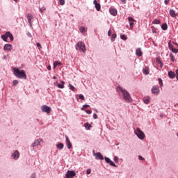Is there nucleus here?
<instances>
[{
	"mask_svg": "<svg viewBox=\"0 0 178 178\" xmlns=\"http://www.w3.org/2000/svg\"><path fill=\"white\" fill-rule=\"evenodd\" d=\"M158 80H159V84L160 87H162V86H163V83L162 82V79L158 78Z\"/></svg>",
	"mask_w": 178,
	"mask_h": 178,
	"instance_id": "7c9ffc66",
	"label": "nucleus"
},
{
	"mask_svg": "<svg viewBox=\"0 0 178 178\" xmlns=\"http://www.w3.org/2000/svg\"><path fill=\"white\" fill-rule=\"evenodd\" d=\"M89 106H90V105L84 104L83 108H81V111H84V109H86V108H88Z\"/></svg>",
	"mask_w": 178,
	"mask_h": 178,
	"instance_id": "a19ab883",
	"label": "nucleus"
},
{
	"mask_svg": "<svg viewBox=\"0 0 178 178\" xmlns=\"http://www.w3.org/2000/svg\"><path fill=\"white\" fill-rule=\"evenodd\" d=\"M176 74H177L176 78H177V79L178 80V70H176Z\"/></svg>",
	"mask_w": 178,
	"mask_h": 178,
	"instance_id": "6e6d98bb",
	"label": "nucleus"
},
{
	"mask_svg": "<svg viewBox=\"0 0 178 178\" xmlns=\"http://www.w3.org/2000/svg\"><path fill=\"white\" fill-rule=\"evenodd\" d=\"M139 159L140 160V161H144V158L143 157V156H139Z\"/></svg>",
	"mask_w": 178,
	"mask_h": 178,
	"instance_id": "864d4df0",
	"label": "nucleus"
},
{
	"mask_svg": "<svg viewBox=\"0 0 178 178\" xmlns=\"http://www.w3.org/2000/svg\"><path fill=\"white\" fill-rule=\"evenodd\" d=\"M13 70V74L15 75L17 79H24V80H27V75L26 74L25 70H19V68L14 67Z\"/></svg>",
	"mask_w": 178,
	"mask_h": 178,
	"instance_id": "f03ea898",
	"label": "nucleus"
},
{
	"mask_svg": "<svg viewBox=\"0 0 178 178\" xmlns=\"http://www.w3.org/2000/svg\"><path fill=\"white\" fill-rule=\"evenodd\" d=\"M44 10H45V7L40 8V11L41 13L44 12Z\"/></svg>",
	"mask_w": 178,
	"mask_h": 178,
	"instance_id": "de8ad7c7",
	"label": "nucleus"
},
{
	"mask_svg": "<svg viewBox=\"0 0 178 178\" xmlns=\"http://www.w3.org/2000/svg\"><path fill=\"white\" fill-rule=\"evenodd\" d=\"M135 134L140 138V140H144V138L145 137V134H144L143 131L140 130V128H138L136 131H135Z\"/></svg>",
	"mask_w": 178,
	"mask_h": 178,
	"instance_id": "20e7f679",
	"label": "nucleus"
},
{
	"mask_svg": "<svg viewBox=\"0 0 178 178\" xmlns=\"http://www.w3.org/2000/svg\"><path fill=\"white\" fill-rule=\"evenodd\" d=\"M119 161V157L115 156L114 157V162H118Z\"/></svg>",
	"mask_w": 178,
	"mask_h": 178,
	"instance_id": "49530a36",
	"label": "nucleus"
},
{
	"mask_svg": "<svg viewBox=\"0 0 178 178\" xmlns=\"http://www.w3.org/2000/svg\"><path fill=\"white\" fill-rule=\"evenodd\" d=\"M168 76L170 79H175V76H176V74H175V72L171 71L168 72Z\"/></svg>",
	"mask_w": 178,
	"mask_h": 178,
	"instance_id": "aec40b11",
	"label": "nucleus"
},
{
	"mask_svg": "<svg viewBox=\"0 0 178 178\" xmlns=\"http://www.w3.org/2000/svg\"><path fill=\"white\" fill-rule=\"evenodd\" d=\"M143 102L145 104H149V99L143 98Z\"/></svg>",
	"mask_w": 178,
	"mask_h": 178,
	"instance_id": "ea45409f",
	"label": "nucleus"
},
{
	"mask_svg": "<svg viewBox=\"0 0 178 178\" xmlns=\"http://www.w3.org/2000/svg\"><path fill=\"white\" fill-rule=\"evenodd\" d=\"M31 178H35V175H33Z\"/></svg>",
	"mask_w": 178,
	"mask_h": 178,
	"instance_id": "bf43d9fd",
	"label": "nucleus"
},
{
	"mask_svg": "<svg viewBox=\"0 0 178 178\" xmlns=\"http://www.w3.org/2000/svg\"><path fill=\"white\" fill-rule=\"evenodd\" d=\"M41 111L42 112H44L46 113H51V107L47 105L42 106Z\"/></svg>",
	"mask_w": 178,
	"mask_h": 178,
	"instance_id": "39448f33",
	"label": "nucleus"
},
{
	"mask_svg": "<svg viewBox=\"0 0 178 178\" xmlns=\"http://www.w3.org/2000/svg\"><path fill=\"white\" fill-rule=\"evenodd\" d=\"M93 118L98 119V115L96 113L93 114Z\"/></svg>",
	"mask_w": 178,
	"mask_h": 178,
	"instance_id": "3c124183",
	"label": "nucleus"
},
{
	"mask_svg": "<svg viewBox=\"0 0 178 178\" xmlns=\"http://www.w3.org/2000/svg\"><path fill=\"white\" fill-rule=\"evenodd\" d=\"M171 51H172V52H173L174 54H177V52H178V50H177V49H175V48H173Z\"/></svg>",
	"mask_w": 178,
	"mask_h": 178,
	"instance_id": "c03bdc74",
	"label": "nucleus"
},
{
	"mask_svg": "<svg viewBox=\"0 0 178 178\" xmlns=\"http://www.w3.org/2000/svg\"><path fill=\"white\" fill-rule=\"evenodd\" d=\"M143 74H149V69H148L147 67H145V69H143Z\"/></svg>",
	"mask_w": 178,
	"mask_h": 178,
	"instance_id": "393cba45",
	"label": "nucleus"
},
{
	"mask_svg": "<svg viewBox=\"0 0 178 178\" xmlns=\"http://www.w3.org/2000/svg\"><path fill=\"white\" fill-rule=\"evenodd\" d=\"M151 29H152V32L153 33V34L156 33V30H158L156 28H155L154 26H151Z\"/></svg>",
	"mask_w": 178,
	"mask_h": 178,
	"instance_id": "c85d7f7f",
	"label": "nucleus"
},
{
	"mask_svg": "<svg viewBox=\"0 0 178 178\" xmlns=\"http://www.w3.org/2000/svg\"><path fill=\"white\" fill-rule=\"evenodd\" d=\"M94 156H95L96 159H100L101 161H104V156L99 152L95 153V150L92 151Z\"/></svg>",
	"mask_w": 178,
	"mask_h": 178,
	"instance_id": "423d86ee",
	"label": "nucleus"
},
{
	"mask_svg": "<svg viewBox=\"0 0 178 178\" xmlns=\"http://www.w3.org/2000/svg\"><path fill=\"white\" fill-rule=\"evenodd\" d=\"M79 99H82V101H84L85 98H84V95H78Z\"/></svg>",
	"mask_w": 178,
	"mask_h": 178,
	"instance_id": "e433bc0d",
	"label": "nucleus"
},
{
	"mask_svg": "<svg viewBox=\"0 0 178 178\" xmlns=\"http://www.w3.org/2000/svg\"><path fill=\"white\" fill-rule=\"evenodd\" d=\"M53 79H56V76H54Z\"/></svg>",
	"mask_w": 178,
	"mask_h": 178,
	"instance_id": "052dcab7",
	"label": "nucleus"
},
{
	"mask_svg": "<svg viewBox=\"0 0 178 178\" xmlns=\"http://www.w3.org/2000/svg\"><path fill=\"white\" fill-rule=\"evenodd\" d=\"M36 45H37V47H38V49H41V44H40L39 42H37L36 43Z\"/></svg>",
	"mask_w": 178,
	"mask_h": 178,
	"instance_id": "a18cd8bd",
	"label": "nucleus"
},
{
	"mask_svg": "<svg viewBox=\"0 0 178 178\" xmlns=\"http://www.w3.org/2000/svg\"><path fill=\"white\" fill-rule=\"evenodd\" d=\"M162 30L166 31L168 30V24L165 23L161 25Z\"/></svg>",
	"mask_w": 178,
	"mask_h": 178,
	"instance_id": "5701e85b",
	"label": "nucleus"
},
{
	"mask_svg": "<svg viewBox=\"0 0 178 178\" xmlns=\"http://www.w3.org/2000/svg\"><path fill=\"white\" fill-rule=\"evenodd\" d=\"M41 141H42V139H38L34 141V143L32 144L33 147H37V145H40Z\"/></svg>",
	"mask_w": 178,
	"mask_h": 178,
	"instance_id": "f8f14e48",
	"label": "nucleus"
},
{
	"mask_svg": "<svg viewBox=\"0 0 178 178\" xmlns=\"http://www.w3.org/2000/svg\"><path fill=\"white\" fill-rule=\"evenodd\" d=\"M168 48L169 49H170L171 51L173 49V44L172 43H170V42H168Z\"/></svg>",
	"mask_w": 178,
	"mask_h": 178,
	"instance_id": "473e14b6",
	"label": "nucleus"
},
{
	"mask_svg": "<svg viewBox=\"0 0 178 178\" xmlns=\"http://www.w3.org/2000/svg\"><path fill=\"white\" fill-rule=\"evenodd\" d=\"M26 17L28 19V22H29V24H31V20H33V15L27 14L26 15Z\"/></svg>",
	"mask_w": 178,
	"mask_h": 178,
	"instance_id": "4468645a",
	"label": "nucleus"
},
{
	"mask_svg": "<svg viewBox=\"0 0 178 178\" xmlns=\"http://www.w3.org/2000/svg\"><path fill=\"white\" fill-rule=\"evenodd\" d=\"M61 83H62V84L58 83V84L57 85V87H58V88H65V86L63 85V84H65V81H61Z\"/></svg>",
	"mask_w": 178,
	"mask_h": 178,
	"instance_id": "b1692460",
	"label": "nucleus"
},
{
	"mask_svg": "<svg viewBox=\"0 0 178 178\" xmlns=\"http://www.w3.org/2000/svg\"><path fill=\"white\" fill-rule=\"evenodd\" d=\"M63 147H64L63 143H58L57 145V148H58V149H63Z\"/></svg>",
	"mask_w": 178,
	"mask_h": 178,
	"instance_id": "bb28decb",
	"label": "nucleus"
},
{
	"mask_svg": "<svg viewBox=\"0 0 178 178\" xmlns=\"http://www.w3.org/2000/svg\"><path fill=\"white\" fill-rule=\"evenodd\" d=\"M13 156L14 158V159H17L19 156V152L17 150H16L13 154Z\"/></svg>",
	"mask_w": 178,
	"mask_h": 178,
	"instance_id": "a211bd4d",
	"label": "nucleus"
},
{
	"mask_svg": "<svg viewBox=\"0 0 178 178\" xmlns=\"http://www.w3.org/2000/svg\"><path fill=\"white\" fill-rule=\"evenodd\" d=\"M79 31H81V33H86V28L83 26L80 27Z\"/></svg>",
	"mask_w": 178,
	"mask_h": 178,
	"instance_id": "2f4dec72",
	"label": "nucleus"
},
{
	"mask_svg": "<svg viewBox=\"0 0 178 178\" xmlns=\"http://www.w3.org/2000/svg\"><path fill=\"white\" fill-rule=\"evenodd\" d=\"M76 176V172L73 170H68L66 172L65 178L74 177Z\"/></svg>",
	"mask_w": 178,
	"mask_h": 178,
	"instance_id": "0eeeda50",
	"label": "nucleus"
},
{
	"mask_svg": "<svg viewBox=\"0 0 178 178\" xmlns=\"http://www.w3.org/2000/svg\"><path fill=\"white\" fill-rule=\"evenodd\" d=\"M93 3L95 6L97 10H101V4L98 3V2H97V0H94Z\"/></svg>",
	"mask_w": 178,
	"mask_h": 178,
	"instance_id": "9b49d317",
	"label": "nucleus"
},
{
	"mask_svg": "<svg viewBox=\"0 0 178 178\" xmlns=\"http://www.w3.org/2000/svg\"><path fill=\"white\" fill-rule=\"evenodd\" d=\"M13 46L10 44H6L3 47L4 51H12Z\"/></svg>",
	"mask_w": 178,
	"mask_h": 178,
	"instance_id": "1a4fd4ad",
	"label": "nucleus"
},
{
	"mask_svg": "<svg viewBox=\"0 0 178 178\" xmlns=\"http://www.w3.org/2000/svg\"><path fill=\"white\" fill-rule=\"evenodd\" d=\"M128 20L129 22V26L131 29H133V25L134 24V19L132 17H129Z\"/></svg>",
	"mask_w": 178,
	"mask_h": 178,
	"instance_id": "2eb2a0df",
	"label": "nucleus"
},
{
	"mask_svg": "<svg viewBox=\"0 0 178 178\" xmlns=\"http://www.w3.org/2000/svg\"><path fill=\"white\" fill-rule=\"evenodd\" d=\"M170 15L172 17H176V16L177 15L176 14V11L173 9L170 10Z\"/></svg>",
	"mask_w": 178,
	"mask_h": 178,
	"instance_id": "f3484780",
	"label": "nucleus"
},
{
	"mask_svg": "<svg viewBox=\"0 0 178 178\" xmlns=\"http://www.w3.org/2000/svg\"><path fill=\"white\" fill-rule=\"evenodd\" d=\"M111 34H112V32H111V30H109L108 32V35L111 36Z\"/></svg>",
	"mask_w": 178,
	"mask_h": 178,
	"instance_id": "5fc2aeb1",
	"label": "nucleus"
},
{
	"mask_svg": "<svg viewBox=\"0 0 178 178\" xmlns=\"http://www.w3.org/2000/svg\"><path fill=\"white\" fill-rule=\"evenodd\" d=\"M65 138H66L67 147L68 149H70L72 148V143L69 140V137H67V136H65Z\"/></svg>",
	"mask_w": 178,
	"mask_h": 178,
	"instance_id": "9d476101",
	"label": "nucleus"
},
{
	"mask_svg": "<svg viewBox=\"0 0 178 178\" xmlns=\"http://www.w3.org/2000/svg\"><path fill=\"white\" fill-rule=\"evenodd\" d=\"M60 5L63 6L65 5V0H59Z\"/></svg>",
	"mask_w": 178,
	"mask_h": 178,
	"instance_id": "37998d69",
	"label": "nucleus"
},
{
	"mask_svg": "<svg viewBox=\"0 0 178 178\" xmlns=\"http://www.w3.org/2000/svg\"><path fill=\"white\" fill-rule=\"evenodd\" d=\"M48 70H51V66L47 67Z\"/></svg>",
	"mask_w": 178,
	"mask_h": 178,
	"instance_id": "13d9d810",
	"label": "nucleus"
},
{
	"mask_svg": "<svg viewBox=\"0 0 178 178\" xmlns=\"http://www.w3.org/2000/svg\"><path fill=\"white\" fill-rule=\"evenodd\" d=\"M170 60H172V62H175V56H173L172 54H170Z\"/></svg>",
	"mask_w": 178,
	"mask_h": 178,
	"instance_id": "72a5a7b5",
	"label": "nucleus"
},
{
	"mask_svg": "<svg viewBox=\"0 0 178 178\" xmlns=\"http://www.w3.org/2000/svg\"><path fill=\"white\" fill-rule=\"evenodd\" d=\"M7 36H8V38H10V41H13L14 40L13 35H12L10 32H7Z\"/></svg>",
	"mask_w": 178,
	"mask_h": 178,
	"instance_id": "412c9836",
	"label": "nucleus"
},
{
	"mask_svg": "<svg viewBox=\"0 0 178 178\" xmlns=\"http://www.w3.org/2000/svg\"><path fill=\"white\" fill-rule=\"evenodd\" d=\"M120 38H121V40H127V36H126L125 35H121Z\"/></svg>",
	"mask_w": 178,
	"mask_h": 178,
	"instance_id": "f704fd0d",
	"label": "nucleus"
},
{
	"mask_svg": "<svg viewBox=\"0 0 178 178\" xmlns=\"http://www.w3.org/2000/svg\"><path fill=\"white\" fill-rule=\"evenodd\" d=\"M86 113H88V115H91V113H92L91 111H90V110H86Z\"/></svg>",
	"mask_w": 178,
	"mask_h": 178,
	"instance_id": "8fccbe9b",
	"label": "nucleus"
},
{
	"mask_svg": "<svg viewBox=\"0 0 178 178\" xmlns=\"http://www.w3.org/2000/svg\"><path fill=\"white\" fill-rule=\"evenodd\" d=\"M110 13L111 15H113V16H116L118 15V10L115 8H111Z\"/></svg>",
	"mask_w": 178,
	"mask_h": 178,
	"instance_id": "dca6fc26",
	"label": "nucleus"
},
{
	"mask_svg": "<svg viewBox=\"0 0 178 178\" xmlns=\"http://www.w3.org/2000/svg\"><path fill=\"white\" fill-rule=\"evenodd\" d=\"M15 2H17V0H13Z\"/></svg>",
	"mask_w": 178,
	"mask_h": 178,
	"instance_id": "680f3d73",
	"label": "nucleus"
},
{
	"mask_svg": "<svg viewBox=\"0 0 178 178\" xmlns=\"http://www.w3.org/2000/svg\"><path fill=\"white\" fill-rule=\"evenodd\" d=\"M17 84H19V81H17V80H14L13 81V86H17Z\"/></svg>",
	"mask_w": 178,
	"mask_h": 178,
	"instance_id": "58836bf2",
	"label": "nucleus"
},
{
	"mask_svg": "<svg viewBox=\"0 0 178 178\" xmlns=\"http://www.w3.org/2000/svg\"><path fill=\"white\" fill-rule=\"evenodd\" d=\"M169 1L170 0H165L164 3H165V5H168L169 3Z\"/></svg>",
	"mask_w": 178,
	"mask_h": 178,
	"instance_id": "603ef678",
	"label": "nucleus"
},
{
	"mask_svg": "<svg viewBox=\"0 0 178 178\" xmlns=\"http://www.w3.org/2000/svg\"><path fill=\"white\" fill-rule=\"evenodd\" d=\"M108 163L111 165V166H113L114 168H116V164H115L113 161H111Z\"/></svg>",
	"mask_w": 178,
	"mask_h": 178,
	"instance_id": "c9c22d12",
	"label": "nucleus"
},
{
	"mask_svg": "<svg viewBox=\"0 0 178 178\" xmlns=\"http://www.w3.org/2000/svg\"><path fill=\"white\" fill-rule=\"evenodd\" d=\"M122 3H126V0H121Z\"/></svg>",
	"mask_w": 178,
	"mask_h": 178,
	"instance_id": "4d7b16f0",
	"label": "nucleus"
},
{
	"mask_svg": "<svg viewBox=\"0 0 178 178\" xmlns=\"http://www.w3.org/2000/svg\"><path fill=\"white\" fill-rule=\"evenodd\" d=\"M117 91L122 93L123 98L126 102H131V101H133L130 93L127 90L122 89L121 87H118Z\"/></svg>",
	"mask_w": 178,
	"mask_h": 178,
	"instance_id": "f257e3e1",
	"label": "nucleus"
},
{
	"mask_svg": "<svg viewBox=\"0 0 178 178\" xmlns=\"http://www.w3.org/2000/svg\"><path fill=\"white\" fill-rule=\"evenodd\" d=\"M105 161H106V163H109L111 162V159H109L108 157H105Z\"/></svg>",
	"mask_w": 178,
	"mask_h": 178,
	"instance_id": "79ce46f5",
	"label": "nucleus"
},
{
	"mask_svg": "<svg viewBox=\"0 0 178 178\" xmlns=\"http://www.w3.org/2000/svg\"><path fill=\"white\" fill-rule=\"evenodd\" d=\"M84 127H86V129H87V130H90V128L91 127V124H90L88 123H86L84 124Z\"/></svg>",
	"mask_w": 178,
	"mask_h": 178,
	"instance_id": "c756f323",
	"label": "nucleus"
},
{
	"mask_svg": "<svg viewBox=\"0 0 178 178\" xmlns=\"http://www.w3.org/2000/svg\"><path fill=\"white\" fill-rule=\"evenodd\" d=\"M153 24H161V20L155 19L153 22H152Z\"/></svg>",
	"mask_w": 178,
	"mask_h": 178,
	"instance_id": "a878e982",
	"label": "nucleus"
},
{
	"mask_svg": "<svg viewBox=\"0 0 178 178\" xmlns=\"http://www.w3.org/2000/svg\"><path fill=\"white\" fill-rule=\"evenodd\" d=\"M152 94H159V87L156 86H153V88H152Z\"/></svg>",
	"mask_w": 178,
	"mask_h": 178,
	"instance_id": "6e6552de",
	"label": "nucleus"
},
{
	"mask_svg": "<svg viewBox=\"0 0 178 178\" xmlns=\"http://www.w3.org/2000/svg\"><path fill=\"white\" fill-rule=\"evenodd\" d=\"M115 38H116V33L112 35L111 41H115Z\"/></svg>",
	"mask_w": 178,
	"mask_h": 178,
	"instance_id": "4c0bfd02",
	"label": "nucleus"
},
{
	"mask_svg": "<svg viewBox=\"0 0 178 178\" xmlns=\"http://www.w3.org/2000/svg\"><path fill=\"white\" fill-rule=\"evenodd\" d=\"M69 87H70V90H72V91H77V90H76V88L70 83L69 84Z\"/></svg>",
	"mask_w": 178,
	"mask_h": 178,
	"instance_id": "cd10ccee",
	"label": "nucleus"
},
{
	"mask_svg": "<svg viewBox=\"0 0 178 178\" xmlns=\"http://www.w3.org/2000/svg\"><path fill=\"white\" fill-rule=\"evenodd\" d=\"M91 173V169H88L86 171L87 175H90Z\"/></svg>",
	"mask_w": 178,
	"mask_h": 178,
	"instance_id": "09e8293b",
	"label": "nucleus"
},
{
	"mask_svg": "<svg viewBox=\"0 0 178 178\" xmlns=\"http://www.w3.org/2000/svg\"><path fill=\"white\" fill-rule=\"evenodd\" d=\"M56 66H62V63L58 62V61H55L54 63V68L56 67Z\"/></svg>",
	"mask_w": 178,
	"mask_h": 178,
	"instance_id": "4be33fe9",
	"label": "nucleus"
},
{
	"mask_svg": "<svg viewBox=\"0 0 178 178\" xmlns=\"http://www.w3.org/2000/svg\"><path fill=\"white\" fill-rule=\"evenodd\" d=\"M1 38L3 39V41H5V42H8V35H7V32L4 34L1 35Z\"/></svg>",
	"mask_w": 178,
	"mask_h": 178,
	"instance_id": "6ab92c4d",
	"label": "nucleus"
},
{
	"mask_svg": "<svg viewBox=\"0 0 178 178\" xmlns=\"http://www.w3.org/2000/svg\"><path fill=\"white\" fill-rule=\"evenodd\" d=\"M136 55L137 56H143V51L141 50V48L136 49Z\"/></svg>",
	"mask_w": 178,
	"mask_h": 178,
	"instance_id": "ddd939ff",
	"label": "nucleus"
},
{
	"mask_svg": "<svg viewBox=\"0 0 178 178\" xmlns=\"http://www.w3.org/2000/svg\"><path fill=\"white\" fill-rule=\"evenodd\" d=\"M76 51H82V52H86V44H84V43H83V42H79L76 44Z\"/></svg>",
	"mask_w": 178,
	"mask_h": 178,
	"instance_id": "7ed1b4c3",
	"label": "nucleus"
}]
</instances>
